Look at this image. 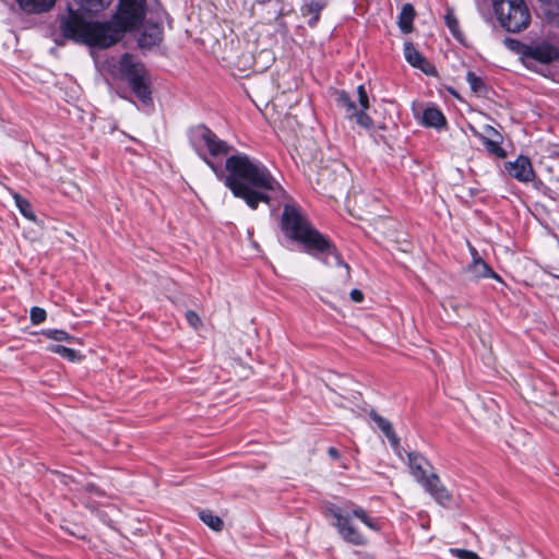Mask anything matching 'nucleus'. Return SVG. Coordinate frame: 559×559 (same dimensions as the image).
Here are the masks:
<instances>
[{
    "mask_svg": "<svg viewBox=\"0 0 559 559\" xmlns=\"http://www.w3.org/2000/svg\"><path fill=\"white\" fill-rule=\"evenodd\" d=\"M495 13L501 26L518 33L531 23V13L524 0H492Z\"/></svg>",
    "mask_w": 559,
    "mask_h": 559,
    "instance_id": "8",
    "label": "nucleus"
},
{
    "mask_svg": "<svg viewBox=\"0 0 559 559\" xmlns=\"http://www.w3.org/2000/svg\"><path fill=\"white\" fill-rule=\"evenodd\" d=\"M47 338L58 342H72L74 340L69 333L63 330H44L41 332Z\"/></svg>",
    "mask_w": 559,
    "mask_h": 559,
    "instance_id": "25",
    "label": "nucleus"
},
{
    "mask_svg": "<svg viewBox=\"0 0 559 559\" xmlns=\"http://www.w3.org/2000/svg\"><path fill=\"white\" fill-rule=\"evenodd\" d=\"M556 276L559 277V274H557Z\"/></svg>",
    "mask_w": 559,
    "mask_h": 559,
    "instance_id": "38",
    "label": "nucleus"
},
{
    "mask_svg": "<svg viewBox=\"0 0 559 559\" xmlns=\"http://www.w3.org/2000/svg\"><path fill=\"white\" fill-rule=\"evenodd\" d=\"M31 322L35 325L43 323L47 318V312L40 307H33L29 311Z\"/></svg>",
    "mask_w": 559,
    "mask_h": 559,
    "instance_id": "26",
    "label": "nucleus"
},
{
    "mask_svg": "<svg viewBox=\"0 0 559 559\" xmlns=\"http://www.w3.org/2000/svg\"><path fill=\"white\" fill-rule=\"evenodd\" d=\"M47 350L53 354H58L69 361H75L79 358L76 350L66 347L63 345H49Z\"/></svg>",
    "mask_w": 559,
    "mask_h": 559,
    "instance_id": "23",
    "label": "nucleus"
},
{
    "mask_svg": "<svg viewBox=\"0 0 559 559\" xmlns=\"http://www.w3.org/2000/svg\"><path fill=\"white\" fill-rule=\"evenodd\" d=\"M328 454L333 460H338L341 457V454H340L338 450L333 448V447L328 449Z\"/></svg>",
    "mask_w": 559,
    "mask_h": 559,
    "instance_id": "35",
    "label": "nucleus"
},
{
    "mask_svg": "<svg viewBox=\"0 0 559 559\" xmlns=\"http://www.w3.org/2000/svg\"><path fill=\"white\" fill-rule=\"evenodd\" d=\"M404 57L413 67L420 69L426 74H433V66L409 41L404 44Z\"/></svg>",
    "mask_w": 559,
    "mask_h": 559,
    "instance_id": "12",
    "label": "nucleus"
},
{
    "mask_svg": "<svg viewBox=\"0 0 559 559\" xmlns=\"http://www.w3.org/2000/svg\"><path fill=\"white\" fill-rule=\"evenodd\" d=\"M325 513L333 518V526L342 539L354 546H365L368 537L355 525V519L373 532L381 531V523L372 518L365 509L358 506L344 509L334 503L325 506Z\"/></svg>",
    "mask_w": 559,
    "mask_h": 559,
    "instance_id": "4",
    "label": "nucleus"
},
{
    "mask_svg": "<svg viewBox=\"0 0 559 559\" xmlns=\"http://www.w3.org/2000/svg\"><path fill=\"white\" fill-rule=\"evenodd\" d=\"M484 143H485L486 148H487L490 153H492V154H495V155H497V156H499V157H504L506 152H504V150L499 145V143H498V142H496V141H491V140H486Z\"/></svg>",
    "mask_w": 559,
    "mask_h": 559,
    "instance_id": "29",
    "label": "nucleus"
},
{
    "mask_svg": "<svg viewBox=\"0 0 559 559\" xmlns=\"http://www.w3.org/2000/svg\"><path fill=\"white\" fill-rule=\"evenodd\" d=\"M347 179V169L340 163H335V188L343 186Z\"/></svg>",
    "mask_w": 559,
    "mask_h": 559,
    "instance_id": "27",
    "label": "nucleus"
},
{
    "mask_svg": "<svg viewBox=\"0 0 559 559\" xmlns=\"http://www.w3.org/2000/svg\"><path fill=\"white\" fill-rule=\"evenodd\" d=\"M227 175L217 176L236 198L257 210L259 203L271 205L272 202L288 199L286 191L273 177L269 168L260 160L239 153L226 159Z\"/></svg>",
    "mask_w": 559,
    "mask_h": 559,
    "instance_id": "2",
    "label": "nucleus"
},
{
    "mask_svg": "<svg viewBox=\"0 0 559 559\" xmlns=\"http://www.w3.org/2000/svg\"><path fill=\"white\" fill-rule=\"evenodd\" d=\"M200 519L212 530L219 532L223 530V521L219 516L213 514L211 511L204 510L200 512Z\"/></svg>",
    "mask_w": 559,
    "mask_h": 559,
    "instance_id": "22",
    "label": "nucleus"
},
{
    "mask_svg": "<svg viewBox=\"0 0 559 559\" xmlns=\"http://www.w3.org/2000/svg\"><path fill=\"white\" fill-rule=\"evenodd\" d=\"M466 272L471 275V278L475 281L493 278L501 282V277L484 260L472 261L466 266Z\"/></svg>",
    "mask_w": 559,
    "mask_h": 559,
    "instance_id": "14",
    "label": "nucleus"
},
{
    "mask_svg": "<svg viewBox=\"0 0 559 559\" xmlns=\"http://www.w3.org/2000/svg\"><path fill=\"white\" fill-rule=\"evenodd\" d=\"M80 8L87 12H100L108 8L112 0H75Z\"/></svg>",
    "mask_w": 559,
    "mask_h": 559,
    "instance_id": "20",
    "label": "nucleus"
},
{
    "mask_svg": "<svg viewBox=\"0 0 559 559\" xmlns=\"http://www.w3.org/2000/svg\"><path fill=\"white\" fill-rule=\"evenodd\" d=\"M20 8L27 13H43L50 10L56 0H16Z\"/></svg>",
    "mask_w": 559,
    "mask_h": 559,
    "instance_id": "16",
    "label": "nucleus"
},
{
    "mask_svg": "<svg viewBox=\"0 0 559 559\" xmlns=\"http://www.w3.org/2000/svg\"><path fill=\"white\" fill-rule=\"evenodd\" d=\"M467 246H468L469 253L472 255V261L483 260V258L479 255V253L475 247H473L469 242H467Z\"/></svg>",
    "mask_w": 559,
    "mask_h": 559,
    "instance_id": "34",
    "label": "nucleus"
},
{
    "mask_svg": "<svg viewBox=\"0 0 559 559\" xmlns=\"http://www.w3.org/2000/svg\"><path fill=\"white\" fill-rule=\"evenodd\" d=\"M163 39V28L158 24H147L142 31L138 43L143 49H151L160 44Z\"/></svg>",
    "mask_w": 559,
    "mask_h": 559,
    "instance_id": "13",
    "label": "nucleus"
},
{
    "mask_svg": "<svg viewBox=\"0 0 559 559\" xmlns=\"http://www.w3.org/2000/svg\"><path fill=\"white\" fill-rule=\"evenodd\" d=\"M508 174L521 182H530L535 178V171L528 157L520 155L515 160L506 164Z\"/></svg>",
    "mask_w": 559,
    "mask_h": 559,
    "instance_id": "11",
    "label": "nucleus"
},
{
    "mask_svg": "<svg viewBox=\"0 0 559 559\" xmlns=\"http://www.w3.org/2000/svg\"><path fill=\"white\" fill-rule=\"evenodd\" d=\"M466 80L474 92H479L484 87V82L474 72H467Z\"/></svg>",
    "mask_w": 559,
    "mask_h": 559,
    "instance_id": "28",
    "label": "nucleus"
},
{
    "mask_svg": "<svg viewBox=\"0 0 559 559\" xmlns=\"http://www.w3.org/2000/svg\"><path fill=\"white\" fill-rule=\"evenodd\" d=\"M504 43H506L507 47L510 48L511 50L521 52L523 45L520 44L518 40L512 39V38H507Z\"/></svg>",
    "mask_w": 559,
    "mask_h": 559,
    "instance_id": "32",
    "label": "nucleus"
},
{
    "mask_svg": "<svg viewBox=\"0 0 559 559\" xmlns=\"http://www.w3.org/2000/svg\"><path fill=\"white\" fill-rule=\"evenodd\" d=\"M14 201H15V204H16L17 209L20 210L21 214L25 218H27L28 221H32V222L36 221V216L33 211V207L26 199H24L23 197H21L19 194H14Z\"/></svg>",
    "mask_w": 559,
    "mask_h": 559,
    "instance_id": "21",
    "label": "nucleus"
},
{
    "mask_svg": "<svg viewBox=\"0 0 559 559\" xmlns=\"http://www.w3.org/2000/svg\"><path fill=\"white\" fill-rule=\"evenodd\" d=\"M445 24L448 28L450 29L451 34L456 38L457 40L462 41L463 34L460 31L459 22L454 15V12L452 10H448L447 14L444 16Z\"/></svg>",
    "mask_w": 559,
    "mask_h": 559,
    "instance_id": "24",
    "label": "nucleus"
},
{
    "mask_svg": "<svg viewBox=\"0 0 559 559\" xmlns=\"http://www.w3.org/2000/svg\"><path fill=\"white\" fill-rule=\"evenodd\" d=\"M114 72L128 81L132 92L142 103H151L150 79L144 64L135 56L123 53L114 66Z\"/></svg>",
    "mask_w": 559,
    "mask_h": 559,
    "instance_id": "6",
    "label": "nucleus"
},
{
    "mask_svg": "<svg viewBox=\"0 0 559 559\" xmlns=\"http://www.w3.org/2000/svg\"><path fill=\"white\" fill-rule=\"evenodd\" d=\"M358 105L345 91L336 92V104L345 110L346 117L355 119L356 123L365 129H370L373 124L372 119L365 112L369 108V98L365 86L357 87Z\"/></svg>",
    "mask_w": 559,
    "mask_h": 559,
    "instance_id": "9",
    "label": "nucleus"
},
{
    "mask_svg": "<svg viewBox=\"0 0 559 559\" xmlns=\"http://www.w3.org/2000/svg\"><path fill=\"white\" fill-rule=\"evenodd\" d=\"M521 53L540 63H550L559 59V49L548 43L522 46Z\"/></svg>",
    "mask_w": 559,
    "mask_h": 559,
    "instance_id": "10",
    "label": "nucleus"
},
{
    "mask_svg": "<svg viewBox=\"0 0 559 559\" xmlns=\"http://www.w3.org/2000/svg\"><path fill=\"white\" fill-rule=\"evenodd\" d=\"M415 15V9L411 3L403 4L397 19L399 27L403 33L408 34L413 31Z\"/></svg>",
    "mask_w": 559,
    "mask_h": 559,
    "instance_id": "17",
    "label": "nucleus"
},
{
    "mask_svg": "<svg viewBox=\"0 0 559 559\" xmlns=\"http://www.w3.org/2000/svg\"><path fill=\"white\" fill-rule=\"evenodd\" d=\"M189 140L197 154L215 173L216 176H223V169L206 156V152L212 157L225 156L231 151L225 141L221 140L211 129L204 124L192 128L189 132Z\"/></svg>",
    "mask_w": 559,
    "mask_h": 559,
    "instance_id": "5",
    "label": "nucleus"
},
{
    "mask_svg": "<svg viewBox=\"0 0 559 559\" xmlns=\"http://www.w3.org/2000/svg\"><path fill=\"white\" fill-rule=\"evenodd\" d=\"M423 123L427 127L440 128L445 124V118L439 109L429 107L423 114Z\"/></svg>",
    "mask_w": 559,
    "mask_h": 559,
    "instance_id": "19",
    "label": "nucleus"
},
{
    "mask_svg": "<svg viewBox=\"0 0 559 559\" xmlns=\"http://www.w3.org/2000/svg\"><path fill=\"white\" fill-rule=\"evenodd\" d=\"M408 466L413 477L425 488L427 492L441 506L448 507L452 500L451 493L441 484L436 474L427 473L429 463L418 453H408Z\"/></svg>",
    "mask_w": 559,
    "mask_h": 559,
    "instance_id": "7",
    "label": "nucleus"
},
{
    "mask_svg": "<svg viewBox=\"0 0 559 559\" xmlns=\"http://www.w3.org/2000/svg\"><path fill=\"white\" fill-rule=\"evenodd\" d=\"M281 228L285 236L301 243L309 253H322L323 263L344 267L345 278L349 280V265L342 260L337 249L309 223L297 204L286 203L284 205Z\"/></svg>",
    "mask_w": 559,
    "mask_h": 559,
    "instance_id": "3",
    "label": "nucleus"
},
{
    "mask_svg": "<svg viewBox=\"0 0 559 559\" xmlns=\"http://www.w3.org/2000/svg\"><path fill=\"white\" fill-rule=\"evenodd\" d=\"M451 552L454 554L459 559H483L476 552L465 549H451Z\"/></svg>",
    "mask_w": 559,
    "mask_h": 559,
    "instance_id": "30",
    "label": "nucleus"
},
{
    "mask_svg": "<svg viewBox=\"0 0 559 559\" xmlns=\"http://www.w3.org/2000/svg\"><path fill=\"white\" fill-rule=\"evenodd\" d=\"M85 490L91 495H102V492L93 484L86 485Z\"/></svg>",
    "mask_w": 559,
    "mask_h": 559,
    "instance_id": "36",
    "label": "nucleus"
},
{
    "mask_svg": "<svg viewBox=\"0 0 559 559\" xmlns=\"http://www.w3.org/2000/svg\"><path fill=\"white\" fill-rule=\"evenodd\" d=\"M350 298L355 302H361L364 300V294L359 289H353L350 292Z\"/></svg>",
    "mask_w": 559,
    "mask_h": 559,
    "instance_id": "33",
    "label": "nucleus"
},
{
    "mask_svg": "<svg viewBox=\"0 0 559 559\" xmlns=\"http://www.w3.org/2000/svg\"><path fill=\"white\" fill-rule=\"evenodd\" d=\"M328 0H310L301 8L304 15H310L309 24L314 26L319 19L321 11L326 7Z\"/></svg>",
    "mask_w": 559,
    "mask_h": 559,
    "instance_id": "18",
    "label": "nucleus"
},
{
    "mask_svg": "<svg viewBox=\"0 0 559 559\" xmlns=\"http://www.w3.org/2000/svg\"><path fill=\"white\" fill-rule=\"evenodd\" d=\"M144 16L145 0H119L118 10L110 21L92 22L69 9L60 19V28L66 38L91 47L108 48L141 24Z\"/></svg>",
    "mask_w": 559,
    "mask_h": 559,
    "instance_id": "1",
    "label": "nucleus"
},
{
    "mask_svg": "<svg viewBox=\"0 0 559 559\" xmlns=\"http://www.w3.org/2000/svg\"><path fill=\"white\" fill-rule=\"evenodd\" d=\"M543 2L554 7L559 11V0H542Z\"/></svg>",
    "mask_w": 559,
    "mask_h": 559,
    "instance_id": "37",
    "label": "nucleus"
},
{
    "mask_svg": "<svg viewBox=\"0 0 559 559\" xmlns=\"http://www.w3.org/2000/svg\"><path fill=\"white\" fill-rule=\"evenodd\" d=\"M370 418L378 426V428L385 435L392 447L396 448L400 444V439L393 430L392 424L377 412L371 411Z\"/></svg>",
    "mask_w": 559,
    "mask_h": 559,
    "instance_id": "15",
    "label": "nucleus"
},
{
    "mask_svg": "<svg viewBox=\"0 0 559 559\" xmlns=\"http://www.w3.org/2000/svg\"><path fill=\"white\" fill-rule=\"evenodd\" d=\"M186 319L193 329H199L202 325L200 317L192 310L186 312Z\"/></svg>",
    "mask_w": 559,
    "mask_h": 559,
    "instance_id": "31",
    "label": "nucleus"
}]
</instances>
